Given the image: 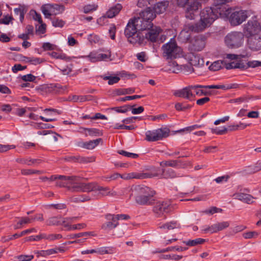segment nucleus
I'll return each mask as SVG.
<instances>
[{"label":"nucleus","mask_w":261,"mask_h":261,"mask_svg":"<svg viewBox=\"0 0 261 261\" xmlns=\"http://www.w3.org/2000/svg\"><path fill=\"white\" fill-rule=\"evenodd\" d=\"M133 192L135 195L136 202L139 204L150 205L154 201L153 197L155 192L148 187L137 185L133 188Z\"/></svg>","instance_id":"nucleus-1"},{"label":"nucleus","mask_w":261,"mask_h":261,"mask_svg":"<svg viewBox=\"0 0 261 261\" xmlns=\"http://www.w3.org/2000/svg\"><path fill=\"white\" fill-rule=\"evenodd\" d=\"M42 181L47 184H51L55 182L57 187H66L71 192L70 188L72 187L76 182V180L79 179V176H64V175H51L50 177L42 176L40 177Z\"/></svg>","instance_id":"nucleus-2"},{"label":"nucleus","mask_w":261,"mask_h":261,"mask_svg":"<svg viewBox=\"0 0 261 261\" xmlns=\"http://www.w3.org/2000/svg\"><path fill=\"white\" fill-rule=\"evenodd\" d=\"M200 19L196 23V30L202 32L211 25L218 18V14L215 13L213 8L207 7L203 9L200 13Z\"/></svg>","instance_id":"nucleus-3"},{"label":"nucleus","mask_w":261,"mask_h":261,"mask_svg":"<svg viewBox=\"0 0 261 261\" xmlns=\"http://www.w3.org/2000/svg\"><path fill=\"white\" fill-rule=\"evenodd\" d=\"M136 27V23L134 20H130L127 23L124 34L127 38L128 41L132 44L139 43L140 44L143 43L144 37L141 35V33Z\"/></svg>","instance_id":"nucleus-4"},{"label":"nucleus","mask_w":261,"mask_h":261,"mask_svg":"<svg viewBox=\"0 0 261 261\" xmlns=\"http://www.w3.org/2000/svg\"><path fill=\"white\" fill-rule=\"evenodd\" d=\"M244 40V35L241 32H232L225 37L226 45L230 48H237L241 47Z\"/></svg>","instance_id":"nucleus-5"},{"label":"nucleus","mask_w":261,"mask_h":261,"mask_svg":"<svg viewBox=\"0 0 261 261\" xmlns=\"http://www.w3.org/2000/svg\"><path fill=\"white\" fill-rule=\"evenodd\" d=\"M163 56L166 59L176 58L179 56L181 48L177 45L174 39L162 46Z\"/></svg>","instance_id":"nucleus-6"},{"label":"nucleus","mask_w":261,"mask_h":261,"mask_svg":"<svg viewBox=\"0 0 261 261\" xmlns=\"http://www.w3.org/2000/svg\"><path fill=\"white\" fill-rule=\"evenodd\" d=\"M169 133V129L167 127L147 130L145 133V140L148 142H155L161 140L168 137Z\"/></svg>","instance_id":"nucleus-7"},{"label":"nucleus","mask_w":261,"mask_h":261,"mask_svg":"<svg viewBox=\"0 0 261 261\" xmlns=\"http://www.w3.org/2000/svg\"><path fill=\"white\" fill-rule=\"evenodd\" d=\"M80 177L79 179L76 180L74 185L70 188L72 192H82L89 193L93 192V194L97 192V188L98 185L96 182L83 183L80 181Z\"/></svg>","instance_id":"nucleus-8"},{"label":"nucleus","mask_w":261,"mask_h":261,"mask_svg":"<svg viewBox=\"0 0 261 261\" xmlns=\"http://www.w3.org/2000/svg\"><path fill=\"white\" fill-rule=\"evenodd\" d=\"M260 30L261 27L259 22L257 20L256 17H253L244 24L243 34L247 38L258 34Z\"/></svg>","instance_id":"nucleus-9"},{"label":"nucleus","mask_w":261,"mask_h":261,"mask_svg":"<svg viewBox=\"0 0 261 261\" xmlns=\"http://www.w3.org/2000/svg\"><path fill=\"white\" fill-rule=\"evenodd\" d=\"M208 0H193L189 4L185 10V17L190 20H193L196 16L198 9L201 7V4L206 3Z\"/></svg>","instance_id":"nucleus-10"},{"label":"nucleus","mask_w":261,"mask_h":261,"mask_svg":"<svg viewBox=\"0 0 261 261\" xmlns=\"http://www.w3.org/2000/svg\"><path fill=\"white\" fill-rule=\"evenodd\" d=\"M248 17V12L246 10H240L231 11L229 20L231 25L237 26L242 23Z\"/></svg>","instance_id":"nucleus-11"},{"label":"nucleus","mask_w":261,"mask_h":261,"mask_svg":"<svg viewBox=\"0 0 261 261\" xmlns=\"http://www.w3.org/2000/svg\"><path fill=\"white\" fill-rule=\"evenodd\" d=\"M226 0H220L219 2L214 3L215 6L213 7L214 11L218 14V17H229L232 11L231 9L226 5Z\"/></svg>","instance_id":"nucleus-12"},{"label":"nucleus","mask_w":261,"mask_h":261,"mask_svg":"<svg viewBox=\"0 0 261 261\" xmlns=\"http://www.w3.org/2000/svg\"><path fill=\"white\" fill-rule=\"evenodd\" d=\"M159 175L157 172L153 171L146 173L131 172L120 174V177L125 180H129L133 178L145 179L159 176Z\"/></svg>","instance_id":"nucleus-13"},{"label":"nucleus","mask_w":261,"mask_h":261,"mask_svg":"<svg viewBox=\"0 0 261 261\" xmlns=\"http://www.w3.org/2000/svg\"><path fill=\"white\" fill-rule=\"evenodd\" d=\"M170 204L167 201L156 202L153 207V212L156 217H161L170 211Z\"/></svg>","instance_id":"nucleus-14"},{"label":"nucleus","mask_w":261,"mask_h":261,"mask_svg":"<svg viewBox=\"0 0 261 261\" xmlns=\"http://www.w3.org/2000/svg\"><path fill=\"white\" fill-rule=\"evenodd\" d=\"M196 25L192 24H187L184 26V29L179 34V38L183 42L187 41L191 37V33L200 32V31H197Z\"/></svg>","instance_id":"nucleus-15"},{"label":"nucleus","mask_w":261,"mask_h":261,"mask_svg":"<svg viewBox=\"0 0 261 261\" xmlns=\"http://www.w3.org/2000/svg\"><path fill=\"white\" fill-rule=\"evenodd\" d=\"M174 95L177 97L191 100L195 97L193 93V85L189 86L181 89L176 90L175 91Z\"/></svg>","instance_id":"nucleus-16"},{"label":"nucleus","mask_w":261,"mask_h":261,"mask_svg":"<svg viewBox=\"0 0 261 261\" xmlns=\"http://www.w3.org/2000/svg\"><path fill=\"white\" fill-rule=\"evenodd\" d=\"M247 46L252 51L261 49V35L259 34L247 37Z\"/></svg>","instance_id":"nucleus-17"},{"label":"nucleus","mask_w":261,"mask_h":261,"mask_svg":"<svg viewBox=\"0 0 261 261\" xmlns=\"http://www.w3.org/2000/svg\"><path fill=\"white\" fill-rule=\"evenodd\" d=\"M162 32V30L158 27H152L148 29V32L145 34L144 39L150 41L151 42H157L159 40L160 34Z\"/></svg>","instance_id":"nucleus-18"},{"label":"nucleus","mask_w":261,"mask_h":261,"mask_svg":"<svg viewBox=\"0 0 261 261\" xmlns=\"http://www.w3.org/2000/svg\"><path fill=\"white\" fill-rule=\"evenodd\" d=\"M232 196L234 199L239 200L248 204L254 203L255 202V200L256 199V198L254 197L250 194L244 193H235L232 195Z\"/></svg>","instance_id":"nucleus-19"},{"label":"nucleus","mask_w":261,"mask_h":261,"mask_svg":"<svg viewBox=\"0 0 261 261\" xmlns=\"http://www.w3.org/2000/svg\"><path fill=\"white\" fill-rule=\"evenodd\" d=\"M135 23H136V27L139 31H143L147 29H149L152 27V23L150 21H147L142 17H138L133 19Z\"/></svg>","instance_id":"nucleus-20"},{"label":"nucleus","mask_w":261,"mask_h":261,"mask_svg":"<svg viewBox=\"0 0 261 261\" xmlns=\"http://www.w3.org/2000/svg\"><path fill=\"white\" fill-rule=\"evenodd\" d=\"M185 58L191 65L196 66L200 64H202L203 63L202 60L200 59L198 55L192 52L187 53L185 56Z\"/></svg>","instance_id":"nucleus-21"},{"label":"nucleus","mask_w":261,"mask_h":261,"mask_svg":"<svg viewBox=\"0 0 261 261\" xmlns=\"http://www.w3.org/2000/svg\"><path fill=\"white\" fill-rule=\"evenodd\" d=\"M180 227V224L176 221H171L165 223H160L158 224V228L161 229L171 230L178 229Z\"/></svg>","instance_id":"nucleus-22"},{"label":"nucleus","mask_w":261,"mask_h":261,"mask_svg":"<svg viewBox=\"0 0 261 261\" xmlns=\"http://www.w3.org/2000/svg\"><path fill=\"white\" fill-rule=\"evenodd\" d=\"M205 45L204 38L201 36H197L192 43V48L195 51H200L204 47Z\"/></svg>","instance_id":"nucleus-23"},{"label":"nucleus","mask_w":261,"mask_h":261,"mask_svg":"<svg viewBox=\"0 0 261 261\" xmlns=\"http://www.w3.org/2000/svg\"><path fill=\"white\" fill-rule=\"evenodd\" d=\"M94 195H96V198L98 197L106 196H115L116 195L115 192H112L110 190L108 187H103L98 185V188H97V192Z\"/></svg>","instance_id":"nucleus-24"},{"label":"nucleus","mask_w":261,"mask_h":261,"mask_svg":"<svg viewBox=\"0 0 261 261\" xmlns=\"http://www.w3.org/2000/svg\"><path fill=\"white\" fill-rule=\"evenodd\" d=\"M161 166H169L174 168H184L186 164L180 160H170L161 163Z\"/></svg>","instance_id":"nucleus-25"},{"label":"nucleus","mask_w":261,"mask_h":261,"mask_svg":"<svg viewBox=\"0 0 261 261\" xmlns=\"http://www.w3.org/2000/svg\"><path fill=\"white\" fill-rule=\"evenodd\" d=\"M96 198V195H94V194H88L85 195H80L77 197H74L72 199V200L74 202H85L88 201L92 199H94Z\"/></svg>","instance_id":"nucleus-26"},{"label":"nucleus","mask_w":261,"mask_h":261,"mask_svg":"<svg viewBox=\"0 0 261 261\" xmlns=\"http://www.w3.org/2000/svg\"><path fill=\"white\" fill-rule=\"evenodd\" d=\"M45 115L48 116V118H45L43 116H40V118L41 120L45 122H50L55 121L56 120V118H53L52 116L53 114L57 112V110L54 109H46L43 110Z\"/></svg>","instance_id":"nucleus-27"},{"label":"nucleus","mask_w":261,"mask_h":261,"mask_svg":"<svg viewBox=\"0 0 261 261\" xmlns=\"http://www.w3.org/2000/svg\"><path fill=\"white\" fill-rule=\"evenodd\" d=\"M122 6L120 4H117L114 7L110 9L106 13V16L108 18H113L118 14L122 9Z\"/></svg>","instance_id":"nucleus-28"},{"label":"nucleus","mask_w":261,"mask_h":261,"mask_svg":"<svg viewBox=\"0 0 261 261\" xmlns=\"http://www.w3.org/2000/svg\"><path fill=\"white\" fill-rule=\"evenodd\" d=\"M141 16V17L147 21H150L151 22L152 20L155 17L156 15L154 11H153L149 8H148L142 12Z\"/></svg>","instance_id":"nucleus-29"},{"label":"nucleus","mask_w":261,"mask_h":261,"mask_svg":"<svg viewBox=\"0 0 261 261\" xmlns=\"http://www.w3.org/2000/svg\"><path fill=\"white\" fill-rule=\"evenodd\" d=\"M213 224L215 233H217L228 228L230 225V223L228 221H221L217 222Z\"/></svg>","instance_id":"nucleus-30"},{"label":"nucleus","mask_w":261,"mask_h":261,"mask_svg":"<svg viewBox=\"0 0 261 261\" xmlns=\"http://www.w3.org/2000/svg\"><path fill=\"white\" fill-rule=\"evenodd\" d=\"M168 70L173 73H177L181 71V66L175 61H170L168 63Z\"/></svg>","instance_id":"nucleus-31"},{"label":"nucleus","mask_w":261,"mask_h":261,"mask_svg":"<svg viewBox=\"0 0 261 261\" xmlns=\"http://www.w3.org/2000/svg\"><path fill=\"white\" fill-rule=\"evenodd\" d=\"M168 4L167 2H162L157 3L154 7V11L156 14H161L163 13Z\"/></svg>","instance_id":"nucleus-32"},{"label":"nucleus","mask_w":261,"mask_h":261,"mask_svg":"<svg viewBox=\"0 0 261 261\" xmlns=\"http://www.w3.org/2000/svg\"><path fill=\"white\" fill-rule=\"evenodd\" d=\"M129 218V216L125 214L120 215H111L108 214L106 215V219L107 220H112L118 221L119 220H126Z\"/></svg>","instance_id":"nucleus-33"},{"label":"nucleus","mask_w":261,"mask_h":261,"mask_svg":"<svg viewBox=\"0 0 261 261\" xmlns=\"http://www.w3.org/2000/svg\"><path fill=\"white\" fill-rule=\"evenodd\" d=\"M31 219L28 217H21L16 222V224L14 226V229H20L22 228L25 225L30 223Z\"/></svg>","instance_id":"nucleus-34"},{"label":"nucleus","mask_w":261,"mask_h":261,"mask_svg":"<svg viewBox=\"0 0 261 261\" xmlns=\"http://www.w3.org/2000/svg\"><path fill=\"white\" fill-rule=\"evenodd\" d=\"M41 10L45 17L48 18L54 13H55L53 9V6L51 4H46L41 7Z\"/></svg>","instance_id":"nucleus-35"},{"label":"nucleus","mask_w":261,"mask_h":261,"mask_svg":"<svg viewBox=\"0 0 261 261\" xmlns=\"http://www.w3.org/2000/svg\"><path fill=\"white\" fill-rule=\"evenodd\" d=\"M206 240L202 238H197L195 240H190L188 241H184L183 243L189 246H195L198 245L202 244L205 243Z\"/></svg>","instance_id":"nucleus-36"},{"label":"nucleus","mask_w":261,"mask_h":261,"mask_svg":"<svg viewBox=\"0 0 261 261\" xmlns=\"http://www.w3.org/2000/svg\"><path fill=\"white\" fill-rule=\"evenodd\" d=\"M162 175L165 178H173L178 176L172 169H163Z\"/></svg>","instance_id":"nucleus-37"},{"label":"nucleus","mask_w":261,"mask_h":261,"mask_svg":"<svg viewBox=\"0 0 261 261\" xmlns=\"http://www.w3.org/2000/svg\"><path fill=\"white\" fill-rule=\"evenodd\" d=\"M37 134L39 135H43L51 134L50 138H53L55 142H57L58 141V137L62 138V137L60 135H59L55 132H53L51 130H39L37 132Z\"/></svg>","instance_id":"nucleus-38"},{"label":"nucleus","mask_w":261,"mask_h":261,"mask_svg":"<svg viewBox=\"0 0 261 261\" xmlns=\"http://www.w3.org/2000/svg\"><path fill=\"white\" fill-rule=\"evenodd\" d=\"M118 225L116 221L108 220L101 226L102 229L105 230H109L115 228Z\"/></svg>","instance_id":"nucleus-39"},{"label":"nucleus","mask_w":261,"mask_h":261,"mask_svg":"<svg viewBox=\"0 0 261 261\" xmlns=\"http://www.w3.org/2000/svg\"><path fill=\"white\" fill-rule=\"evenodd\" d=\"M205 86L197 85H193V93H195L196 95L199 96L207 95L209 92L200 89V88H205Z\"/></svg>","instance_id":"nucleus-40"},{"label":"nucleus","mask_w":261,"mask_h":261,"mask_svg":"<svg viewBox=\"0 0 261 261\" xmlns=\"http://www.w3.org/2000/svg\"><path fill=\"white\" fill-rule=\"evenodd\" d=\"M187 249V248L180 246L169 247L166 249L158 250L155 251L156 253H164L168 251L176 250L177 251H183Z\"/></svg>","instance_id":"nucleus-41"},{"label":"nucleus","mask_w":261,"mask_h":261,"mask_svg":"<svg viewBox=\"0 0 261 261\" xmlns=\"http://www.w3.org/2000/svg\"><path fill=\"white\" fill-rule=\"evenodd\" d=\"M88 100L87 96H78V95H72L68 97V100L72 101L73 102H84Z\"/></svg>","instance_id":"nucleus-42"},{"label":"nucleus","mask_w":261,"mask_h":261,"mask_svg":"<svg viewBox=\"0 0 261 261\" xmlns=\"http://www.w3.org/2000/svg\"><path fill=\"white\" fill-rule=\"evenodd\" d=\"M99 52L92 51L91 52L89 55L85 56L86 58H88L89 61L92 63L99 62Z\"/></svg>","instance_id":"nucleus-43"},{"label":"nucleus","mask_w":261,"mask_h":261,"mask_svg":"<svg viewBox=\"0 0 261 261\" xmlns=\"http://www.w3.org/2000/svg\"><path fill=\"white\" fill-rule=\"evenodd\" d=\"M46 25L44 23H39L38 25H36V34L37 35L40 36L46 32Z\"/></svg>","instance_id":"nucleus-44"},{"label":"nucleus","mask_w":261,"mask_h":261,"mask_svg":"<svg viewBox=\"0 0 261 261\" xmlns=\"http://www.w3.org/2000/svg\"><path fill=\"white\" fill-rule=\"evenodd\" d=\"M236 88V87L234 86V85H232V86H225V85H207V86H205V88H207V89H224V90H227V89H231V88Z\"/></svg>","instance_id":"nucleus-45"},{"label":"nucleus","mask_w":261,"mask_h":261,"mask_svg":"<svg viewBox=\"0 0 261 261\" xmlns=\"http://www.w3.org/2000/svg\"><path fill=\"white\" fill-rule=\"evenodd\" d=\"M101 141V139L98 138L96 140L90 141L86 142V148L88 149H92L95 147L99 142Z\"/></svg>","instance_id":"nucleus-46"},{"label":"nucleus","mask_w":261,"mask_h":261,"mask_svg":"<svg viewBox=\"0 0 261 261\" xmlns=\"http://www.w3.org/2000/svg\"><path fill=\"white\" fill-rule=\"evenodd\" d=\"M102 79L104 80H108V84L112 85L117 83L120 80V77L117 76H103Z\"/></svg>","instance_id":"nucleus-47"},{"label":"nucleus","mask_w":261,"mask_h":261,"mask_svg":"<svg viewBox=\"0 0 261 261\" xmlns=\"http://www.w3.org/2000/svg\"><path fill=\"white\" fill-rule=\"evenodd\" d=\"M99 59L100 61H111V54L109 51H107L106 53H101L99 52Z\"/></svg>","instance_id":"nucleus-48"},{"label":"nucleus","mask_w":261,"mask_h":261,"mask_svg":"<svg viewBox=\"0 0 261 261\" xmlns=\"http://www.w3.org/2000/svg\"><path fill=\"white\" fill-rule=\"evenodd\" d=\"M87 132L86 133V135H89L91 136H100L101 134L98 129L96 128H84Z\"/></svg>","instance_id":"nucleus-49"},{"label":"nucleus","mask_w":261,"mask_h":261,"mask_svg":"<svg viewBox=\"0 0 261 261\" xmlns=\"http://www.w3.org/2000/svg\"><path fill=\"white\" fill-rule=\"evenodd\" d=\"M61 217H53L47 220V224L49 225H61Z\"/></svg>","instance_id":"nucleus-50"},{"label":"nucleus","mask_w":261,"mask_h":261,"mask_svg":"<svg viewBox=\"0 0 261 261\" xmlns=\"http://www.w3.org/2000/svg\"><path fill=\"white\" fill-rule=\"evenodd\" d=\"M222 62L217 61L213 62L210 66L209 69L212 71H218L222 68Z\"/></svg>","instance_id":"nucleus-51"},{"label":"nucleus","mask_w":261,"mask_h":261,"mask_svg":"<svg viewBox=\"0 0 261 261\" xmlns=\"http://www.w3.org/2000/svg\"><path fill=\"white\" fill-rule=\"evenodd\" d=\"M222 210L219 208H217L216 206H212L210 208L206 209L203 211V213L206 214L213 215L217 213L222 212Z\"/></svg>","instance_id":"nucleus-52"},{"label":"nucleus","mask_w":261,"mask_h":261,"mask_svg":"<svg viewBox=\"0 0 261 261\" xmlns=\"http://www.w3.org/2000/svg\"><path fill=\"white\" fill-rule=\"evenodd\" d=\"M191 107V105L183 103L178 102L175 105V108L177 111H185L187 109H190Z\"/></svg>","instance_id":"nucleus-53"},{"label":"nucleus","mask_w":261,"mask_h":261,"mask_svg":"<svg viewBox=\"0 0 261 261\" xmlns=\"http://www.w3.org/2000/svg\"><path fill=\"white\" fill-rule=\"evenodd\" d=\"M201 230L202 233H215L214 224H212L211 225L203 226L202 227Z\"/></svg>","instance_id":"nucleus-54"},{"label":"nucleus","mask_w":261,"mask_h":261,"mask_svg":"<svg viewBox=\"0 0 261 261\" xmlns=\"http://www.w3.org/2000/svg\"><path fill=\"white\" fill-rule=\"evenodd\" d=\"M52 24L55 27H63L65 24V22L62 19L58 18H54L51 20Z\"/></svg>","instance_id":"nucleus-55"},{"label":"nucleus","mask_w":261,"mask_h":261,"mask_svg":"<svg viewBox=\"0 0 261 261\" xmlns=\"http://www.w3.org/2000/svg\"><path fill=\"white\" fill-rule=\"evenodd\" d=\"M211 131L213 134H216L217 135H223L227 132V128L222 127V128L220 129L219 127H216L215 128H212Z\"/></svg>","instance_id":"nucleus-56"},{"label":"nucleus","mask_w":261,"mask_h":261,"mask_svg":"<svg viewBox=\"0 0 261 261\" xmlns=\"http://www.w3.org/2000/svg\"><path fill=\"white\" fill-rule=\"evenodd\" d=\"M42 48L44 50H53L57 49V46L49 42L44 43L42 45Z\"/></svg>","instance_id":"nucleus-57"},{"label":"nucleus","mask_w":261,"mask_h":261,"mask_svg":"<svg viewBox=\"0 0 261 261\" xmlns=\"http://www.w3.org/2000/svg\"><path fill=\"white\" fill-rule=\"evenodd\" d=\"M193 65H182L181 66V71H183L186 74H189L194 71V68L192 67Z\"/></svg>","instance_id":"nucleus-58"},{"label":"nucleus","mask_w":261,"mask_h":261,"mask_svg":"<svg viewBox=\"0 0 261 261\" xmlns=\"http://www.w3.org/2000/svg\"><path fill=\"white\" fill-rule=\"evenodd\" d=\"M32 32H33V28H32L31 26H29L28 28V33H25V34H22L19 35L18 36V37L20 39H22L24 41L27 40L29 38V35L30 34H31L32 33Z\"/></svg>","instance_id":"nucleus-59"},{"label":"nucleus","mask_w":261,"mask_h":261,"mask_svg":"<svg viewBox=\"0 0 261 261\" xmlns=\"http://www.w3.org/2000/svg\"><path fill=\"white\" fill-rule=\"evenodd\" d=\"M118 153L122 155L133 159H136L138 157V155L137 154L128 152L124 150H119Z\"/></svg>","instance_id":"nucleus-60"},{"label":"nucleus","mask_w":261,"mask_h":261,"mask_svg":"<svg viewBox=\"0 0 261 261\" xmlns=\"http://www.w3.org/2000/svg\"><path fill=\"white\" fill-rule=\"evenodd\" d=\"M258 233L256 231H249L244 232L243 237L246 239L256 238Z\"/></svg>","instance_id":"nucleus-61"},{"label":"nucleus","mask_w":261,"mask_h":261,"mask_svg":"<svg viewBox=\"0 0 261 261\" xmlns=\"http://www.w3.org/2000/svg\"><path fill=\"white\" fill-rule=\"evenodd\" d=\"M53 11L55 12L54 13L55 14L62 12L65 8L63 5H59L58 4L52 5Z\"/></svg>","instance_id":"nucleus-62"},{"label":"nucleus","mask_w":261,"mask_h":261,"mask_svg":"<svg viewBox=\"0 0 261 261\" xmlns=\"http://www.w3.org/2000/svg\"><path fill=\"white\" fill-rule=\"evenodd\" d=\"M87 226V225L85 223H79L77 224H74L71 225L68 228L69 230H81L85 228Z\"/></svg>","instance_id":"nucleus-63"},{"label":"nucleus","mask_w":261,"mask_h":261,"mask_svg":"<svg viewBox=\"0 0 261 261\" xmlns=\"http://www.w3.org/2000/svg\"><path fill=\"white\" fill-rule=\"evenodd\" d=\"M48 90V87L46 85H40L37 86L35 88V90L41 94H43L44 93L47 92Z\"/></svg>","instance_id":"nucleus-64"}]
</instances>
